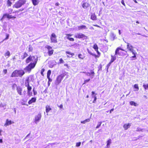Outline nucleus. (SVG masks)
<instances>
[{
  "mask_svg": "<svg viewBox=\"0 0 148 148\" xmlns=\"http://www.w3.org/2000/svg\"><path fill=\"white\" fill-rule=\"evenodd\" d=\"M38 60V58L37 56H30L26 59L25 62L27 64L30 62H31L25 68L24 70L27 72H30L31 70L35 66Z\"/></svg>",
  "mask_w": 148,
  "mask_h": 148,
  "instance_id": "1",
  "label": "nucleus"
},
{
  "mask_svg": "<svg viewBox=\"0 0 148 148\" xmlns=\"http://www.w3.org/2000/svg\"><path fill=\"white\" fill-rule=\"evenodd\" d=\"M24 74L25 72L23 70H17L13 72L12 74L11 77H22Z\"/></svg>",
  "mask_w": 148,
  "mask_h": 148,
  "instance_id": "2",
  "label": "nucleus"
},
{
  "mask_svg": "<svg viewBox=\"0 0 148 148\" xmlns=\"http://www.w3.org/2000/svg\"><path fill=\"white\" fill-rule=\"evenodd\" d=\"M42 117V115L41 113L39 112L37 115H35L34 119V122L37 124L40 120Z\"/></svg>",
  "mask_w": 148,
  "mask_h": 148,
  "instance_id": "3",
  "label": "nucleus"
},
{
  "mask_svg": "<svg viewBox=\"0 0 148 148\" xmlns=\"http://www.w3.org/2000/svg\"><path fill=\"white\" fill-rule=\"evenodd\" d=\"M51 42L53 43H56L57 42V36L55 34L52 33L50 37Z\"/></svg>",
  "mask_w": 148,
  "mask_h": 148,
  "instance_id": "4",
  "label": "nucleus"
},
{
  "mask_svg": "<svg viewBox=\"0 0 148 148\" xmlns=\"http://www.w3.org/2000/svg\"><path fill=\"white\" fill-rule=\"evenodd\" d=\"M64 76V75L62 74L57 77L56 81V85H58L59 84Z\"/></svg>",
  "mask_w": 148,
  "mask_h": 148,
  "instance_id": "5",
  "label": "nucleus"
},
{
  "mask_svg": "<svg viewBox=\"0 0 148 148\" xmlns=\"http://www.w3.org/2000/svg\"><path fill=\"white\" fill-rule=\"evenodd\" d=\"M125 43H127V49H128V50L130 51L132 53H134V52L135 51L133 49V47L128 42H125Z\"/></svg>",
  "mask_w": 148,
  "mask_h": 148,
  "instance_id": "6",
  "label": "nucleus"
},
{
  "mask_svg": "<svg viewBox=\"0 0 148 148\" xmlns=\"http://www.w3.org/2000/svg\"><path fill=\"white\" fill-rule=\"evenodd\" d=\"M74 37L76 38H84L85 36L84 34L81 33H79L75 34Z\"/></svg>",
  "mask_w": 148,
  "mask_h": 148,
  "instance_id": "7",
  "label": "nucleus"
},
{
  "mask_svg": "<svg viewBox=\"0 0 148 148\" xmlns=\"http://www.w3.org/2000/svg\"><path fill=\"white\" fill-rule=\"evenodd\" d=\"M27 87V94L30 97L32 95V92H31V90L32 89V88L30 86H26Z\"/></svg>",
  "mask_w": 148,
  "mask_h": 148,
  "instance_id": "8",
  "label": "nucleus"
},
{
  "mask_svg": "<svg viewBox=\"0 0 148 148\" xmlns=\"http://www.w3.org/2000/svg\"><path fill=\"white\" fill-rule=\"evenodd\" d=\"M14 123L13 122H12L11 120H9L8 119H7L6 121V123L4 125L6 127L9 125L11 124L12 123Z\"/></svg>",
  "mask_w": 148,
  "mask_h": 148,
  "instance_id": "9",
  "label": "nucleus"
},
{
  "mask_svg": "<svg viewBox=\"0 0 148 148\" xmlns=\"http://www.w3.org/2000/svg\"><path fill=\"white\" fill-rule=\"evenodd\" d=\"M22 6V5L19 1L16 3L14 5V6L16 8H19L21 7Z\"/></svg>",
  "mask_w": 148,
  "mask_h": 148,
  "instance_id": "10",
  "label": "nucleus"
},
{
  "mask_svg": "<svg viewBox=\"0 0 148 148\" xmlns=\"http://www.w3.org/2000/svg\"><path fill=\"white\" fill-rule=\"evenodd\" d=\"M131 126V124L130 123H128V124H125L123 126V128L125 130H126L128 128H129L130 126Z\"/></svg>",
  "mask_w": 148,
  "mask_h": 148,
  "instance_id": "11",
  "label": "nucleus"
},
{
  "mask_svg": "<svg viewBox=\"0 0 148 148\" xmlns=\"http://www.w3.org/2000/svg\"><path fill=\"white\" fill-rule=\"evenodd\" d=\"M17 90L18 93L20 95H22V89L20 86L17 87Z\"/></svg>",
  "mask_w": 148,
  "mask_h": 148,
  "instance_id": "12",
  "label": "nucleus"
},
{
  "mask_svg": "<svg viewBox=\"0 0 148 148\" xmlns=\"http://www.w3.org/2000/svg\"><path fill=\"white\" fill-rule=\"evenodd\" d=\"M120 50V48L118 47L116 49L115 51V56L117 55H119V56H121V53H120L119 50Z\"/></svg>",
  "mask_w": 148,
  "mask_h": 148,
  "instance_id": "13",
  "label": "nucleus"
},
{
  "mask_svg": "<svg viewBox=\"0 0 148 148\" xmlns=\"http://www.w3.org/2000/svg\"><path fill=\"white\" fill-rule=\"evenodd\" d=\"M36 100V98L35 97H32V98L31 99L29 100L28 102V103L29 104H30L32 103H33L35 102Z\"/></svg>",
  "mask_w": 148,
  "mask_h": 148,
  "instance_id": "14",
  "label": "nucleus"
},
{
  "mask_svg": "<svg viewBox=\"0 0 148 148\" xmlns=\"http://www.w3.org/2000/svg\"><path fill=\"white\" fill-rule=\"evenodd\" d=\"M5 17H7V18H15V17H14L13 16H12L11 15H10L8 14H5L3 15V16L2 17V18H4Z\"/></svg>",
  "mask_w": 148,
  "mask_h": 148,
  "instance_id": "15",
  "label": "nucleus"
},
{
  "mask_svg": "<svg viewBox=\"0 0 148 148\" xmlns=\"http://www.w3.org/2000/svg\"><path fill=\"white\" fill-rule=\"evenodd\" d=\"M46 112L48 113L50 110H51V108L50 107V106L47 105L45 107Z\"/></svg>",
  "mask_w": 148,
  "mask_h": 148,
  "instance_id": "16",
  "label": "nucleus"
},
{
  "mask_svg": "<svg viewBox=\"0 0 148 148\" xmlns=\"http://www.w3.org/2000/svg\"><path fill=\"white\" fill-rule=\"evenodd\" d=\"M89 4L87 3H84L82 4V7L84 9H86L89 6Z\"/></svg>",
  "mask_w": 148,
  "mask_h": 148,
  "instance_id": "17",
  "label": "nucleus"
},
{
  "mask_svg": "<svg viewBox=\"0 0 148 148\" xmlns=\"http://www.w3.org/2000/svg\"><path fill=\"white\" fill-rule=\"evenodd\" d=\"M28 56L27 53L26 52H25L24 54L21 56V59L22 60H24L25 58Z\"/></svg>",
  "mask_w": 148,
  "mask_h": 148,
  "instance_id": "18",
  "label": "nucleus"
},
{
  "mask_svg": "<svg viewBox=\"0 0 148 148\" xmlns=\"http://www.w3.org/2000/svg\"><path fill=\"white\" fill-rule=\"evenodd\" d=\"M32 3L34 5H37L39 3V0H32Z\"/></svg>",
  "mask_w": 148,
  "mask_h": 148,
  "instance_id": "19",
  "label": "nucleus"
},
{
  "mask_svg": "<svg viewBox=\"0 0 148 148\" xmlns=\"http://www.w3.org/2000/svg\"><path fill=\"white\" fill-rule=\"evenodd\" d=\"M83 29H87V28L86 27V26L84 25H82L81 26H78V29L79 30H80Z\"/></svg>",
  "mask_w": 148,
  "mask_h": 148,
  "instance_id": "20",
  "label": "nucleus"
},
{
  "mask_svg": "<svg viewBox=\"0 0 148 148\" xmlns=\"http://www.w3.org/2000/svg\"><path fill=\"white\" fill-rule=\"evenodd\" d=\"M134 88L136 89L134 90V91H137L139 89V87L138 84H135L134 85Z\"/></svg>",
  "mask_w": 148,
  "mask_h": 148,
  "instance_id": "21",
  "label": "nucleus"
},
{
  "mask_svg": "<svg viewBox=\"0 0 148 148\" xmlns=\"http://www.w3.org/2000/svg\"><path fill=\"white\" fill-rule=\"evenodd\" d=\"M111 59L110 62H112L116 59V56L115 55L114 56H111Z\"/></svg>",
  "mask_w": 148,
  "mask_h": 148,
  "instance_id": "22",
  "label": "nucleus"
},
{
  "mask_svg": "<svg viewBox=\"0 0 148 148\" xmlns=\"http://www.w3.org/2000/svg\"><path fill=\"white\" fill-rule=\"evenodd\" d=\"M32 76H30L29 77L27 78L25 80V81L27 82H30L31 80H32Z\"/></svg>",
  "mask_w": 148,
  "mask_h": 148,
  "instance_id": "23",
  "label": "nucleus"
},
{
  "mask_svg": "<svg viewBox=\"0 0 148 148\" xmlns=\"http://www.w3.org/2000/svg\"><path fill=\"white\" fill-rule=\"evenodd\" d=\"M130 104L132 106H138V104L133 101H131L130 102Z\"/></svg>",
  "mask_w": 148,
  "mask_h": 148,
  "instance_id": "24",
  "label": "nucleus"
},
{
  "mask_svg": "<svg viewBox=\"0 0 148 148\" xmlns=\"http://www.w3.org/2000/svg\"><path fill=\"white\" fill-rule=\"evenodd\" d=\"M111 143V139L107 141V148H109L110 145Z\"/></svg>",
  "mask_w": 148,
  "mask_h": 148,
  "instance_id": "25",
  "label": "nucleus"
},
{
  "mask_svg": "<svg viewBox=\"0 0 148 148\" xmlns=\"http://www.w3.org/2000/svg\"><path fill=\"white\" fill-rule=\"evenodd\" d=\"M90 75H91V78H93V77L94 76V74H95V73H94V71H93L92 70H90Z\"/></svg>",
  "mask_w": 148,
  "mask_h": 148,
  "instance_id": "26",
  "label": "nucleus"
},
{
  "mask_svg": "<svg viewBox=\"0 0 148 148\" xmlns=\"http://www.w3.org/2000/svg\"><path fill=\"white\" fill-rule=\"evenodd\" d=\"M96 17L94 14H92L91 16V19L93 20H96Z\"/></svg>",
  "mask_w": 148,
  "mask_h": 148,
  "instance_id": "27",
  "label": "nucleus"
},
{
  "mask_svg": "<svg viewBox=\"0 0 148 148\" xmlns=\"http://www.w3.org/2000/svg\"><path fill=\"white\" fill-rule=\"evenodd\" d=\"M18 1L22 5H24L26 2V0H19Z\"/></svg>",
  "mask_w": 148,
  "mask_h": 148,
  "instance_id": "28",
  "label": "nucleus"
},
{
  "mask_svg": "<svg viewBox=\"0 0 148 148\" xmlns=\"http://www.w3.org/2000/svg\"><path fill=\"white\" fill-rule=\"evenodd\" d=\"M93 48L94 49L95 51H97L98 49V47L96 44L94 45Z\"/></svg>",
  "mask_w": 148,
  "mask_h": 148,
  "instance_id": "29",
  "label": "nucleus"
},
{
  "mask_svg": "<svg viewBox=\"0 0 148 148\" xmlns=\"http://www.w3.org/2000/svg\"><path fill=\"white\" fill-rule=\"evenodd\" d=\"M53 50H51V51H48V55L49 56H51V55H52L53 54Z\"/></svg>",
  "mask_w": 148,
  "mask_h": 148,
  "instance_id": "30",
  "label": "nucleus"
},
{
  "mask_svg": "<svg viewBox=\"0 0 148 148\" xmlns=\"http://www.w3.org/2000/svg\"><path fill=\"white\" fill-rule=\"evenodd\" d=\"M137 53L136 52V51H134V53H132V54L133 55H134V56H132V58H135V59H131L132 60H135L136 59V54Z\"/></svg>",
  "mask_w": 148,
  "mask_h": 148,
  "instance_id": "31",
  "label": "nucleus"
},
{
  "mask_svg": "<svg viewBox=\"0 0 148 148\" xmlns=\"http://www.w3.org/2000/svg\"><path fill=\"white\" fill-rule=\"evenodd\" d=\"M115 35L114 34V33L112 32H111L110 33V36L113 39V40L114 39L115 37Z\"/></svg>",
  "mask_w": 148,
  "mask_h": 148,
  "instance_id": "32",
  "label": "nucleus"
},
{
  "mask_svg": "<svg viewBox=\"0 0 148 148\" xmlns=\"http://www.w3.org/2000/svg\"><path fill=\"white\" fill-rule=\"evenodd\" d=\"M102 122H98V124L96 127V129L98 128L101 126Z\"/></svg>",
  "mask_w": 148,
  "mask_h": 148,
  "instance_id": "33",
  "label": "nucleus"
},
{
  "mask_svg": "<svg viewBox=\"0 0 148 148\" xmlns=\"http://www.w3.org/2000/svg\"><path fill=\"white\" fill-rule=\"evenodd\" d=\"M10 55V52L9 51H8L5 54V56H8V57Z\"/></svg>",
  "mask_w": 148,
  "mask_h": 148,
  "instance_id": "34",
  "label": "nucleus"
},
{
  "mask_svg": "<svg viewBox=\"0 0 148 148\" xmlns=\"http://www.w3.org/2000/svg\"><path fill=\"white\" fill-rule=\"evenodd\" d=\"M33 48L32 47V46L31 45H29V52H32L33 50Z\"/></svg>",
  "mask_w": 148,
  "mask_h": 148,
  "instance_id": "35",
  "label": "nucleus"
},
{
  "mask_svg": "<svg viewBox=\"0 0 148 148\" xmlns=\"http://www.w3.org/2000/svg\"><path fill=\"white\" fill-rule=\"evenodd\" d=\"M143 86L145 90L147 89H148V84H144Z\"/></svg>",
  "mask_w": 148,
  "mask_h": 148,
  "instance_id": "36",
  "label": "nucleus"
},
{
  "mask_svg": "<svg viewBox=\"0 0 148 148\" xmlns=\"http://www.w3.org/2000/svg\"><path fill=\"white\" fill-rule=\"evenodd\" d=\"M17 87L18 86H17V85L16 84H13L12 86V88L13 90H14L15 89V88H17Z\"/></svg>",
  "mask_w": 148,
  "mask_h": 148,
  "instance_id": "37",
  "label": "nucleus"
},
{
  "mask_svg": "<svg viewBox=\"0 0 148 148\" xmlns=\"http://www.w3.org/2000/svg\"><path fill=\"white\" fill-rule=\"evenodd\" d=\"M51 71L50 70H49L48 71L47 73V77H50V75L51 74Z\"/></svg>",
  "mask_w": 148,
  "mask_h": 148,
  "instance_id": "38",
  "label": "nucleus"
},
{
  "mask_svg": "<svg viewBox=\"0 0 148 148\" xmlns=\"http://www.w3.org/2000/svg\"><path fill=\"white\" fill-rule=\"evenodd\" d=\"M67 39H69L71 41H73L74 40V39L73 38H70L69 37H67Z\"/></svg>",
  "mask_w": 148,
  "mask_h": 148,
  "instance_id": "39",
  "label": "nucleus"
},
{
  "mask_svg": "<svg viewBox=\"0 0 148 148\" xmlns=\"http://www.w3.org/2000/svg\"><path fill=\"white\" fill-rule=\"evenodd\" d=\"M29 82H27V81H25V86L26 87L27 86H29Z\"/></svg>",
  "mask_w": 148,
  "mask_h": 148,
  "instance_id": "40",
  "label": "nucleus"
},
{
  "mask_svg": "<svg viewBox=\"0 0 148 148\" xmlns=\"http://www.w3.org/2000/svg\"><path fill=\"white\" fill-rule=\"evenodd\" d=\"M78 57L80 59H83L84 58L82 57V55L81 54H79L78 55Z\"/></svg>",
  "mask_w": 148,
  "mask_h": 148,
  "instance_id": "41",
  "label": "nucleus"
},
{
  "mask_svg": "<svg viewBox=\"0 0 148 148\" xmlns=\"http://www.w3.org/2000/svg\"><path fill=\"white\" fill-rule=\"evenodd\" d=\"M66 54H68L71 55L72 56H74V53H72L70 52L69 51H66Z\"/></svg>",
  "mask_w": 148,
  "mask_h": 148,
  "instance_id": "42",
  "label": "nucleus"
},
{
  "mask_svg": "<svg viewBox=\"0 0 148 148\" xmlns=\"http://www.w3.org/2000/svg\"><path fill=\"white\" fill-rule=\"evenodd\" d=\"M47 48L48 49V51H49V50L51 51V50H52V47L49 46H47Z\"/></svg>",
  "mask_w": 148,
  "mask_h": 148,
  "instance_id": "43",
  "label": "nucleus"
},
{
  "mask_svg": "<svg viewBox=\"0 0 148 148\" xmlns=\"http://www.w3.org/2000/svg\"><path fill=\"white\" fill-rule=\"evenodd\" d=\"M112 62H110L107 64V71H108V69L109 67L110 66Z\"/></svg>",
  "mask_w": 148,
  "mask_h": 148,
  "instance_id": "44",
  "label": "nucleus"
},
{
  "mask_svg": "<svg viewBox=\"0 0 148 148\" xmlns=\"http://www.w3.org/2000/svg\"><path fill=\"white\" fill-rule=\"evenodd\" d=\"M90 79H87L85 80L84 81V84H86V83L88 82L89 81H90Z\"/></svg>",
  "mask_w": 148,
  "mask_h": 148,
  "instance_id": "45",
  "label": "nucleus"
},
{
  "mask_svg": "<svg viewBox=\"0 0 148 148\" xmlns=\"http://www.w3.org/2000/svg\"><path fill=\"white\" fill-rule=\"evenodd\" d=\"M81 142H79V143H77L76 144V146L77 147H78L80 146L81 145Z\"/></svg>",
  "mask_w": 148,
  "mask_h": 148,
  "instance_id": "46",
  "label": "nucleus"
},
{
  "mask_svg": "<svg viewBox=\"0 0 148 148\" xmlns=\"http://www.w3.org/2000/svg\"><path fill=\"white\" fill-rule=\"evenodd\" d=\"M44 71H45V69H42V70H41V74L42 75H43V73Z\"/></svg>",
  "mask_w": 148,
  "mask_h": 148,
  "instance_id": "47",
  "label": "nucleus"
},
{
  "mask_svg": "<svg viewBox=\"0 0 148 148\" xmlns=\"http://www.w3.org/2000/svg\"><path fill=\"white\" fill-rule=\"evenodd\" d=\"M85 122L86 123L90 121V119H88L85 120Z\"/></svg>",
  "mask_w": 148,
  "mask_h": 148,
  "instance_id": "48",
  "label": "nucleus"
},
{
  "mask_svg": "<svg viewBox=\"0 0 148 148\" xmlns=\"http://www.w3.org/2000/svg\"><path fill=\"white\" fill-rule=\"evenodd\" d=\"M85 73L87 76H90V72H85Z\"/></svg>",
  "mask_w": 148,
  "mask_h": 148,
  "instance_id": "49",
  "label": "nucleus"
},
{
  "mask_svg": "<svg viewBox=\"0 0 148 148\" xmlns=\"http://www.w3.org/2000/svg\"><path fill=\"white\" fill-rule=\"evenodd\" d=\"M60 63H63L64 61L62 58H60Z\"/></svg>",
  "mask_w": 148,
  "mask_h": 148,
  "instance_id": "50",
  "label": "nucleus"
},
{
  "mask_svg": "<svg viewBox=\"0 0 148 148\" xmlns=\"http://www.w3.org/2000/svg\"><path fill=\"white\" fill-rule=\"evenodd\" d=\"M47 78L48 79L49 81H48L50 82H51L52 81V80L51 79H50V77H47Z\"/></svg>",
  "mask_w": 148,
  "mask_h": 148,
  "instance_id": "51",
  "label": "nucleus"
},
{
  "mask_svg": "<svg viewBox=\"0 0 148 148\" xmlns=\"http://www.w3.org/2000/svg\"><path fill=\"white\" fill-rule=\"evenodd\" d=\"M88 53H89L91 55H92V56H96V55L95 54H93V53H91V52H90L89 51H88Z\"/></svg>",
  "mask_w": 148,
  "mask_h": 148,
  "instance_id": "52",
  "label": "nucleus"
},
{
  "mask_svg": "<svg viewBox=\"0 0 148 148\" xmlns=\"http://www.w3.org/2000/svg\"><path fill=\"white\" fill-rule=\"evenodd\" d=\"M96 100H97V97H95L94 98V100L93 101V103H95L96 102Z\"/></svg>",
  "mask_w": 148,
  "mask_h": 148,
  "instance_id": "53",
  "label": "nucleus"
},
{
  "mask_svg": "<svg viewBox=\"0 0 148 148\" xmlns=\"http://www.w3.org/2000/svg\"><path fill=\"white\" fill-rule=\"evenodd\" d=\"M121 3L124 6H125V3H124V0H122V1H121Z\"/></svg>",
  "mask_w": 148,
  "mask_h": 148,
  "instance_id": "54",
  "label": "nucleus"
},
{
  "mask_svg": "<svg viewBox=\"0 0 148 148\" xmlns=\"http://www.w3.org/2000/svg\"><path fill=\"white\" fill-rule=\"evenodd\" d=\"M3 72L5 74H6L7 72V69H4L3 70Z\"/></svg>",
  "mask_w": 148,
  "mask_h": 148,
  "instance_id": "55",
  "label": "nucleus"
},
{
  "mask_svg": "<svg viewBox=\"0 0 148 148\" xmlns=\"http://www.w3.org/2000/svg\"><path fill=\"white\" fill-rule=\"evenodd\" d=\"M66 36L68 37L71 36H72V34H66Z\"/></svg>",
  "mask_w": 148,
  "mask_h": 148,
  "instance_id": "56",
  "label": "nucleus"
},
{
  "mask_svg": "<svg viewBox=\"0 0 148 148\" xmlns=\"http://www.w3.org/2000/svg\"><path fill=\"white\" fill-rule=\"evenodd\" d=\"M9 36V35L8 34H7V35H6V38L5 39V40H7V39H8Z\"/></svg>",
  "mask_w": 148,
  "mask_h": 148,
  "instance_id": "57",
  "label": "nucleus"
},
{
  "mask_svg": "<svg viewBox=\"0 0 148 148\" xmlns=\"http://www.w3.org/2000/svg\"><path fill=\"white\" fill-rule=\"evenodd\" d=\"M60 108H63V105L62 104H61L59 106H58Z\"/></svg>",
  "mask_w": 148,
  "mask_h": 148,
  "instance_id": "58",
  "label": "nucleus"
},
{
  "mask_svg": "<svg viewBox=\"0 0 148 148\" xmlns=\"http://www.w3.org/2000/svg\"><path fill=\"white\" fill-rule=\"evenodd\" d=\"M54 64L53 65H51V64H50L49 65V67H51V68H52L53 67V66L54 65Z\"/></svg>",
  "mask_w": 148,
  "mask_h": 148,
  "instance_id": "59",
  "label": "nucleus"
},
{
  "mask_svg": "<svg viewBox=\"0 0 148 148\" xmlns=\"http://www.w3.org/2000/svg\"><path fill=\"white\" fill-rule=\"evenodd\" d=\"M81 123H83V124H85L86 123V122H85V120L84 121H81Z\"/></svg>",
  "mask_w": 148,
  "mask_h": 148,
  "instance_id": "60",
  "label": "nucleus"
},
{
  "mask_svg": "<svg viewBox=\"0 0 148 148\" xmlns=\"http://www.w3.org/2000/svg\"><path fill=\"white\" fill-rule=\"evenodd\" d=\"M114 110V108H112V109H111L110 110V113H111L113 111V110Z\"/></svg>",
  "mask_w": 148,
  "mask_h": 148,
  "instance_id": "61",
  "label": "nucleus"
},
{
  "mask_svg": "<svg viewBox=\"0 0 148 148\" xmlns=\"http://www.w3.org/2000/svg\"><path fill=\"white\" fill-rule=\"evenodd\" d=\"M37 94V92L36 91H34V95H36Z\"/></svg>",
  "mask_w": 148,
  "mask_h": 148,
  "instance_id": "62",
  "label": "nucleus"
},
{
  "mask_svg": "<svg viewBox=\"0 0 148 148\" xmlns=\"http://www.w3.org/2000/svg\"><path fill=\"white\" fill-rule=\"evenodd\" d=\"M12 10H9V12L10 13H11L12 12Z\"/></svg>",
  "mask_w": 148,
  "mask_h": 148,
  "instance_id": "63",
  "label": "nucleus"
},
{
  "mask_svg": "<svg viewBox=\"0 0 148 148\" xmlns=\"http://www.w3.org/2000/svg\"><path fill=\"white\" fill-rule=\"evenodd\" d=\"M59 5V3H57L55 4L56 6H58Z\"/></svg>",
  "mask_w": 148,
  "mask_h": 148,
  "instance_id": "64",
  "label": "nucleus"
}]
</instances>
